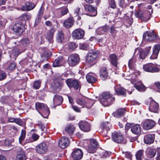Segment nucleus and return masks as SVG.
<instances>
[{
	"instance_id": "62",
	"label": "nucleus",
	"mask_w": 160,
	"mask_h": 160,
	"mask_svg": "<svg viewBox=\"0 0 160 160\" xmlns=\"http://www.w3.org/2000/svg\"><path fill=\"white\" fill-rule=\"evenodd\" d=\"M72 107L73 108V109L76 112H80L81 111L80 110V108L78 107H77L76 106H73V105H72Z\"/></svg>"
},
{
	"instance_id": "55",
	"label": "nucleus",
	"mask_w": 160,
	"mask_h": 160,
	"mask_svg": "<svg viewBox=\"0 0 160 160\" xmlns=\"http://www.w3.org/2000/svg\"><path fill=\"white\" fill-rule=\"evenodd\" d=\"M6 73L3 71H0V81L5 79L6 77Z\"/></svg>"
},
{
	"instance_id": "39",
	"label": "nucleus",
	"mask_w": 160,
	"mask_h": 160,
	"mask_svg": "<svg viewBox=\"0 0 160 160\" xmlns=\"http://www.w3.org/2000/svg\"><path fill=\"white\" fill-rule=\"evenodd\" d=\"M55 30L53 28H51L50 30L47 32L46 38L48 40H51L53 38L54 32Z\"/></svg>"
},
{
	"instance_id": "12",
	"label": "nucleus",
	"mask_w": 160,
	"mask_h": 160,
	"mask_svg": "<svg viewBox=\"0 0 160 160\" xmlns=\"http://www.w3.org/2000/svg\"><path fill=\"white\" fill-rule=\"evenodd\" d=\"M155 122L151 119H147L142 123V128L146 130H148L152 128L155 126Z\"/></svg>"
},
{
	"instance_id": "14",
	"label": "nucleus",
	"mask_w": 160,
	"mask_h": 160,
	"mask_svg": "<svg viewBox=\"0 0 160 160\" xmlns=\"http://www.w3.org/2000/svg\"><path fill=\"white\" fill-rule=\"evenodd\" d=\"M84 31L80 29L75 30L72 33V38L78 39L82 38L84 37Z\"/></svg>"
},
{
	"instance_id": "41",
	"label": "nucleus",
	"mask_w": 160,
	"mask_h": 160,
	"mask_svg": "<svg viewBox=\"0 0 160 160\" xmlns=\"http://www.w3.org/2000/svg\"><path fill=\"white\" fill-rule=\"evenodd\" d=\"M108 29V28L107 26H103L97 29L96 30V32L98 34H102L107 32Z\"/></svg>"
},
{
	"instance_id": "45",
	"label": "nucleus",
	"mask_w": 160,
	"mask_h": 160,
	"mask_svg": "<svg viewBox=\"0 0 160 160\" xmlns=\"http://www.w3.org/2000/svg\"><path fill=\"white\" fill-rule=\"evenodd\" d=\"M143 151L140 150L138 151L136 154V157L137 160H141L142 156Z\"/></svg>"
},
{
	"instance_id": "23",
	"label": "nucleus",
	"mask_w": 160,
	"mask_h": 160,
	"mask_svg": "<svg viewBox=\"0 0 160 160\" xmlns=\"http://www.w3.org/2000/svg\"><path fill=\"white\" fill-rule=\"evenodd\" d=\"M149 110L151 112L154 113H158L159 110L158 104L154 101L151 102L149 106Z\"/></svg>"
},
{
	"instance_id": "54",
	"label": "nucleus",
	"mask_w": 160,
	"mask_h": 160,
	"mask_svg": "<svg viewBox=\"0 0 160 160\" xmlns=\"http://www.w3.org/2000/svg\"><path fill=\"white\" fill-rule=\"evenodd\" d=\"M160 50V45L157 44L155 45L154 46V47L153 48V52H154L155 53H157L158 54L159 51Z\"/></svg>"
},
{
	"instance_id": "53",
	"label": "nucleus",
	"mask_w": 160,
	"mask_h": 160,
	"mask_svg": "<svg viewBox=\"0 0 160 160\" xmlns=\"http://www.w3.org/2000/svg\"><path fill=\"white\" fill-rule=\"evenodd\" d=\"M16 64L14 63V62H11L8 65L7 68V69L10 70H12L16 68Z\"/></svg>"
},
{
	"instance_id": "4",
	"label": "nucleus",
	"mask_w": 160,
	"mask_h": 160,
	"mask_svg": "<svg viewBox=\"0 0 160 160\" xmlns=\"http://www.w3.org/2000/svg\"><path fill=\"white\" fill-rule=\"evenodd\" d=\"M136 78H130L126 79L130 80L131 83L134 85V86L138 91H144L146 90L145 86L140 81L136 79Z\"/></svg>"
},
{
	"instance_id": "48",
	"label": "nucleus",
	"mask_w": 160,
	"mask_h": 160,
	"mask_svg": "<svg viewBox=\"0 0 160 160\" xmlns=\"http://www.w3.org/2000/svg\"><path fill=\"white\" fill-rule=\"evenodd\" d=\"M21 43L24 46H27L30 43L29 39L27 38H25L21 40Z\"/></svg>"
},
{
	"instance_id": "17",
	"label": "nucleus",
	"mask_w": 160,
	"mask_h": 160,
	"mask_svg": "<svg viewBox=\"0 0 160 160\" xmlns=\"http://www.w3.org/2000/svg\"><path fill=\"white\" fill-rule=\"evenodd\" d=\"M80 129L84 132H88L90 130L91 125L86 121H81L79 123Z\"/></svg>"
},
{
	"instance_id": "31",
	"label": "nucleus",
	"mask_w": 160,
	"mask_h": 160,
	"mask_svg": "<svg viewBox=\"0 0 160 160\" xmlns=\"http://www.w3.org/2000/svg\"><path fill=\"white\" fill-rule=\"evenodd\" d=\"M115 89L117 94L125 96L126 95V90L121 87L120 86L118 85L116 86L115 88Z\"/></svg>"
},
{
	"instance_id": "11",
	"label": "nucleus",
	"mask_w": 160,
	"mask_h": 160,
	"mask_svg": "<svg viewBox=\"0 0 160 160\" xmlns=\"http://www.w3.org/2000/svg\"><path fill=\"white\" fill-rule=\"evenodd\" d=\"M112 139L115 142L121 143L122 142L123 138L120 132L115 131L112 133Z\"/></svg>"
},
{
	"instance_id": "16",
	"label": "nucleus",
	"mask_w": 160,
	"mask_h": 160,
	"mask_svg": "<svg viewBox=\"0 0 160 160\" xmlns=\"http://www.w3.org/2000/svg\"><path fill=\"white\" fill-rule=\"evenodd\" d=\"M83 153L82 151L80 149H75L72 153V158L76 160L81 159L83 156Z\"/></svg>"
},
{
	"instance_id": "18",
	"label": "nucleus",
	"mask_w": 160,
	"mask_h": 160,
	"mask_svg": "<svg viewBox=\"0 0 160 160\" xmlns=\"http://www.w3.org/2000/svg\"><path fill=\"white\" fill-rule=\"evenodd\" d=\"M36 151L38 153L43 154L45 153L48 150V147L45 143H41L36 147Z\"/></svg>"
},
{
	"instance_id": "33",
	"label": "nucleus",
	"mask_w": 160,
	"mask_h": 160,
	"mask_svg": "<svg viewBox=\"0 0 160 160\" xmlns=\"http://www.w3.org/2000/svg\"><path fill=\"white\" fill-rule=\"evenodd\" d=\"M151 48V47H149L145 50H142L139 52V57L141 59H144L148 54Z\"/></svg>"
},
{
	"instance_id": "13",
	"label": "nucleus",
	"mask_w": 160,
	"mask_h": 160,
	"mask_svg": "<svg viewBox=\"0 0 160 160\" xmlns=\"http://www.w3.org/2000/svg\"><path fill=\"white\" fill-rule=\"evenodd\" d=\"M65 82L70 88H73L76 89H78L79 88L80 84L77 80L68 79L66 80Z\"/></svg>"
},
{
	"instance_id": "46",
	"label": "nucleus",
	"mask_w": 160,
	"mask_h": 160,
	"mask_svg": "<svg viewBox=\"0 0 160 160\" xmlns=\"http://www.w3.org/2000/svg\"><path fill=\"white\" fill-rule=\"evenodd\" d=\"M96 148L89 144L88 146L87 151L89 153H94L95 152Z\"/></svg>"
},
{
	"instance_id": "28",
	"label": "nucleus",
	"mask_w": 160,
	"mask_h": 160,
	"mask_svg": "<svg viewBox=\"0 0 160 160\" xmlns=\"http://www.w3.org/2000/svg\"><path fill=\"white\" fill-rule=\"evenodd\" d=\"M154 139V135L153 134H149L144 136V140L145 143L150 144L153 143Z\"/></svg>"
},
{
	"instance_id": "10",
	"label": "nucleus",
	"mask_w": 160,
	"mask_h": 160,
	"mask_svg": "<svg viewBox=\"0 0 160 160\" xmlns=\"http://www.w3.org/2000/svg\"><path fill=\"white\" fill-rule=\"evenodd\" d=\"M79 58L77 54H72L68 58V62L70 66H74L79 62Z\"/></svg>"
},
{
	"instance_id": "38",
	"label": "nucleus",
	"mask_w": 160,
	"mask_h": 160,
	"mask_svg": "<svg viewBox=\"0 0 160 160\" xmlns=\"http://www.w3.org/2000/svg\"><path fill=\"white\" fill-rule=\"evenodd\" d=\"M75 127L72 124H69L66 126L65 130L69 134H72L75 130Z\"/></svg>"
},
{
	"instance_id": "21",
	"label": "nucleus",
	"mask_w": 160,
	"mask_h": 160,
	"mask_svg": "<svg viewBox=\"0 0 160 160\" xmlns=\"http://www.w3.org/2000/svg\"><path fill=\"white\" fill-rule=\"evenodd\" d=\"M65 62V60L62 57H58L54 61L52 65L53 66L55 67L62 66Z\"/></svg>"
},
{
	"instance_id": "27",
	"label": "nucleus",
	"mask_w": 160,
	"mask_h": 160,
	"mask_svg": "<svg viewBox=\"0 0 160 160\" xmlns=\"http://www.w3.org/2000/svg\"><path fill=\"white\" fill-rule=\"evenodd\" d=\"M86 78L87 81L89 83H94L97 81L96 74L91 72L88 73L86 76Z\"/></svg>"
},
{
	"instance_id": "35",
	"label": "nucleus",
	"mask_w": 160,
	"mask_h": 160,
	"mask_svg": "<svg viewBox=\"0 0 160 160\" xmlns=\"http://www.w3.org/2000/svg\"><path fill=\"white\" fill-rule=\"evenodd\" d=\"M74 21L72 18H70L65 20L63 23V26L68 28L71 27L73 24Z\"/></svg>"
},
{
	"instance_id": "7",
	"label": "nucleus",
	"mask_w": 160,
	"mask_h": 160,
	"mask_svg": "<svg viewBox=\"0 0 160 160\" xmlns=\"http://www.w3.org/2000/svg\"><path fill=\"white\" fill-rule=\"evenodd\" d=\"M98 56V52L94 51H91L88 53L86 57L87 63L90 64L94 62Z\"/></svg>"
},
{
	"instance_id": "6",
	"label": "nucleus",
	"mask_w": 160,
	"mask_h": 160,
	"mask_svg": "<svg viewBox=\"0 0 160 160\" xmlns=\"http://www.w3.org/2000/svg\"><path fill=\"white\" fill-rule=\"evenodd\" d=\"M143 69L146 72L152 73L157 72L160 70V66H154L153 64H148L143 65Z\"/></svg>"
},
{
	"instance_id": "1",
	"label": "nucleus",
	"mask_w": 160,
	"mask_h": 160,
	"mask_svg": "<svg viewBox=\"0 0 160 160\" xmlns=\"http://www.w3.org/2000/svg\"><path fill=\"white\" fill-rule=\"evenodd\" d=\"M137 60L135 56L130 59L128 63V67L129 68V72L130 73L129 77L130 78H136L139 75V73L136 69V62Z\"/></svg>"
},
{
	"instance_id": "22",
	"label": "nucleus",
	"mask_w": 160,
	"mask_h": 160,
	"mask_svg": "<svg viewBox=\"0 0 160 160\" xmlns=\"http://www.w3.org/2000/svg\"><path fill=\"white\" fill-rule=\"evenodd\" d=\"M68 12L67 6L62 7L58 9L56 12L57 17L59 18L66 14Z\"/></svg>"
},
{
	"instance_id": "26",
	"label": "nucleus",
	"mask_w": 160,
	"mask_h": 160,
	"mask_svg": "<svg viewBox=\"0 0 160 160\" xmlns=\"http://www.w3.org/2000/svg\"><path fill=\"white\" fill-rule=\"evenodd\" d=\"M35 7V5L33 2H26L25 5L23 6L22 9L23 11H29L33 9Z\"/></svg>"
},
{
	"instance_id": "36",
	"label": "nucleus",
	"mask_w": 160,
	"mask_h": 160,
	"mask_svg": "<svg viewBox=\"0 0 160 160\" xmlns=\"http://www.w3.org/2000/svg\"><path fill=\"white\" fill-rule=\"evenodd\" d=\"M156 150L153 148H149L146 151L148 157L152 158L154 157L156 154Z\"/></svg>"
},
{
	"instance_id": "40",
	"label": "nucleus",
	"mask_w": 160,
	"mask_h": 160,
	"mask_svg": "<svg viewBox=\"0 0 160 160\" xmlns=\"http://www.w3.org/2000/svg\"><path fill=\"white\" fill-rule=\"evenodd\" d=\"M135 16L138 18L144 20V19L145 21H147V19H146L145 16L144 15L143 12L142 11H138L135 13Z\"/></svg>"
},
{
	"instance_id": "43",
	"label": "nucleus",
	"mask_w": 160,
	"mask_h": 160,
	"mask_svg": "<svg viewBox=\"0 0 160 160\" xmlns=\"http://www.w3.org/2000/svg\"><path fill=\"white\" fill-rule=\"evenodd\" d=\"M118 5L123 9L126 8L128 5V4L125 2V0H118Z\"/></svg>"
},
{
	"instance_id": "8",
	"label": "nucleus",
	"mask_w": 160,
	"mask_h": 160,
	"mask_svg": "<svg viewBox=\"0 0 160 160\" xmlns=\"http://www.w3.org/2000/svg\"><path fill=\"white\" fill-rule=\"evenodd\" d=\"M157 38L156 34L155 32H147L143 34L142 40L143 41H152Z\"/></svg>"
},
{
	"instance_id": "51",
	"label": "nucleus",
	"mask_w": 160,
	"mask_h": 160,
	"mask_svg": "<svg viewBox=\"0 0 160 160\" xmlns=\"http://www.w3.org/2000/svg\"><path fill=\"white\" fill-rule=\"evenodd\" d=\"M41 82L40 80H38L35 81L33 84V87L36 89H38L39 88L41 85Z\"/></svg>"
},
{
	"instance_id": "24",
	"label": "nucleus",
	"mask_w": 160,
	"mask_h": 160,
	"mask_svg": "<svg viewBox=\"0 0 160 160\" xmlns=\"http://www.w3.org/2000/svg\"><path fill=\"white\" fill-rule=\"evenodd\" d=\"M10 56L11 58H16L18 56L21 52H23V51L20 52L19 48L17 47H14L13 49L9 51Z\"/></svg>"
},
{
	"instance_id": "9",
	"label": "nucleus",
	"mask_w": 160,
	"mask_h": 160,
	"mask_svg": "<svg viewBox=\"0 0 160 160\" xmlns=\"http://www.w3.org/2000/svg\"><path fill=\"white\" fill-rule=\"evenodd\" d=\"M77 103L79 105L82 106V108H90L93 105L91 100H85L83 99L78 98L76 100Z\"/></svg>"
},
{
	"instance_id": "3",
	"label": "nucleus",
	"mask_w": 160,
	"mask_h": 160,
	"mask_svg": "<svg viewBox=\"0 0 160 160\" xmlns=\"http://www.w3.org/2000/svg\"><path fill=\"white\" fill-rule=\"evenodd\" d=\"M13 33L19 35L22 33L25 29L24 25L20 22H17L10 27Z\"/></svg>"
},
{
	"instance_id": "37",
	"label": "nucleus",
	"mask_w": 160,
	"mask_h": 160,
	"mask_svg": "<svg viewBox=\"0 0 160 160\" xmlns=\"http://www.w3.org/2000/svg\"><path fill=\"white\" fill-rule=\"evenodd\" d=\"M109 58L112 64L115 67H117L118 64V59L116 55L114 54H110L109 55Z\"/></svg>"
},
{
	"instance_id": "64",
	"label": "nucleus",
	"mask_w": 160,
	"mask_h": 160,
	"mask_svg": "<svg viewBox=\"0 0 160 160\" xmlns=\"http://www.w3.org/2000/svg\"><path fill=\"white\" fill-rule=\"evenodd\" d=\"M133 124H130L129 123H128L126 124L125 126V129L127 130H128L130 128H131V127L133 125Z\"/></svg>"
},
{
	"instance_id": "15",
	"label": "nucleus",
	"mask_w": 160,
	"mask_h": 160,
	"mask_svg": "<svg viewBox=\"0 0 160 160\" xmlns=\"http://www.w3.org/2000/svg\"><path fill=\"white\" fill-rule=\"evenodd\" d=\"M84 9L85 11L91 13V16H95L97 14V12L95 7H93L92 5L89 4H83Z\"/></svg>"
},
{
	"instance_id": "47",
	"label": "nucleus",
	"mask_w": 160,
	"mask_h": 160,
	"mask_svg": "<svg viewBox=\"0 0 160 160\" xmlns=\"http://www.w3.org/2000/svg\"><path fill=\"white\" fill-rule=\"evenodd\" d=\"M76 44L73 42H69L68 45V48L71 50H73L76 48L77 47Z\"/></svg>"
},
{
	"instance_id": "50",
	"label": "nucleus",
	"mask_w": 160,
	"mask_h": 160,
	"mask_svg": "<svg viewBox=\"0 0 160 160\" xmlns=\"http://www.w3.org/2000/svg\"><path fill=\"white\" fill-rule=\"evenodd\" d=\"M109 7L112 8L114 9L116 8V5L114 0H109Z\"/></svg>"
},
{
	"instance_id": "61",
	"label": "nucleus",
	"mask_w": 160,
	"mask_h": 160,
	"mask_svg": "<svg viewBox=\"0 0 160 160\" xmlns=\"http://www.w3.org/2000/svg\"><path fill=\"white\" fill-rule=\"evenodd\" d=\"M42 17L37 16L35 21V24L37 25L41 21Z\"/></svg>"
},
{
	"instance_id": "2",
	"label": "nucleus",
	"mask_w": 160,
	"mask_h": 160,
	"mask_svg": "<svg viewBox=\"0 0 160 160\" xmlns=\"http://www.w3.org/2000/svg\"><path fill=\"white\" fill-rule=\"evenodd\" d=\"M35 108L44 118H47L50 113L49 108L47 105L44 103L37 102L35 103Z\"/></svg>"
},
{
	"instance_id": "30",
	"label": "nucleus",
	"mask_w": 160,
	"mask_h": 160,
	"mask_svg": "<svg viewBox=\"0 0 160 160\" xmlns=\"http://www.w3.org/2000/svg\"><path fill=\"white\" fill-rule=\"evenodd\" d=\"M64 34L62 30L58 31L56 36V40L59 43L63 42L64 39Z\"/></svg>"
},
{
	"instance_id": "34",
	"label": "nucleus",
	"mask_w": 160,
	"mask_h": 160,
	"mask_svg": "<svg viewBox=\"0 0 160 160\" xmlns=\"http://www.w3.org/2000/svg\"><path fill=\"white\" fill-rule=\"evenodd\" d=\"M125 109L121 108L118 109L116 112H113V114L115 117L119 118L123 116L125 112Z\"/></svg>"
},
{
	"instance_id": "44",
	"label": "nucleus",
	"mask_w": 160,
	"mask_h": 160,
	"mask_svg": "<svg viewBox=\"0 0 160 160\" xmlns=\"http://www.w3.org/2000/svg\"><path fill=\"white\" fill-rule=\"evenodd\" d=\"M26 134L25 131L22 130L21 131V134L19 138V143L22 144V142L24 139Z\"/></svg>"
},
{
	"instance_id": "49",
	"label": "nucleus",
	"mask_w": 160,
	"mask_h": 160,
	"mask_svg": "<svg viewBox=\"0 0 160 160\" xmlns=\"http://www.w3.org/2000/svg\"><path fill=\"white\" fill-rule=\"evenodd\" d=\"M90 144L96 148L98 145V143L96 140L93 139L90 140Z\"/></svg>"
},
{
	"instance_id": "32",
	"label": "nucleus",
	"mask_w": 160,
	"mask_h": 160,
	"mask_svg": "<svg viewBox=\"0 0 160 160\" xmlns=\"http://www.w3.org/2000/svg\"><path fill=\"white\" fill-rule=\"evenodd\" d=\"M100 77L102 80L106 79L108 76V73L105 68H102L100 72Z\"/></svg>"
},
{
	"instance_id": "59",
	"label": "nucleus",
	"mask_w": 160,
	"mask_h": 160,
	"mask_svg": "<svg viewBox=\"0 0 160 160\" xmlns=\"http://www.w3.org/2000/svg\"><path fill=\"white\" fill-rule=\"evenodd\" d=\"M117 31L115 30L114 27L113 26H112L110 29V32L112 34H116Z\"/></svg>"
},
{
	"instance_id": "5",
	"label": "nucleus",
	"mask_w": 160,
	"mask_h": 160,
	"mask_svg": "<svg viewBox=\"0 0 160 160\" xmlns=\"http://www.w3.org/2000/svg\"><path fill=\"white\" fill-rule=\"evenodd\" d=\"M115 98L112 97L110 93L108 92L103 93L102 94V101L103 102V104L105 106H108L111 104L114 101Z\"/></svg>"
},
{
	"instance_id": "63",
	"label": "nucleus",
	"mask_w": 160,
	"mask_h": 160,
	"mask_svg": "<svg viewBox=\"0 0 160 160\" xmlns=\"http://www.w3.org/2000/svg\"><path fill=\"white\" fill-rule=\"evenodd\" d=\"M4 142V145L6 146H9L10 145L12 142L9 140H5L3 142Z\"/></svg>"
},
{
	"instance_id": "20",
	"label": "nucleus",
	"mask_w": 160,
	"mask_h": 160,
	"mask_svg": "<svg viewBox=\"0 0 160 160\" xmlns=\"http://www.w3.org/2000/svg\"><path fill=\"white\" fill-rule=\"evenodd\" d=\"M69 144V141L66 137H63L58 142L59 146L62 148H64L68 146Z\"/></svg>"
},
{
	"instance_id": "25",
	"label": "nucleus",
	"mask_w": 160,
	"mask_h": 160,
	"mask_svg": "<svg viewBox=\"0 0 160 160\" xmlns=\"http://www.w3.org/2000/svg\"><path fill=\"white\" fill-rule=\"evenodd\" d=\"M63 101V98L61 96L58 94H56L54 95L53 98V102L55 107L60 105L62 103Z\"/></svg>"
},
{
	"instance_id": "52",
	"label": "nucleus",
	"mask_w": 160,
	"mask_h": 160,
	"mask_svg": "<svg viewBox=\"0 0 160 160\" xmlns=\"http://www.w3.org/2000/svg\"><path fill=\"white\" fill-rule=\"evenodd\" d=\"M30 15L26 13L23 14L21 15L22 19L24 21L28 20L30 18Z\"/></svg>"
},
{
	"instance_id": "19",
	"label": "nucleus",
	"mask_w": 160,
	"mask_h": 160,
	"mask_svg": "<svg viewBox=\"0 0 160 160\" xmlns=\"http://www.w3.org/2000/svg\"><path fill=\"white\" fill-rule=\"evenodd\" d=\"M111 127V125L108 122H104L102 123L100 125V128L102 132L105 131V136H107L108 132L109 131Z\"/></svg>"
},
{
	"instance_id": "57",
	"label": "nucleus",
	"mask_w": 160,
	"mask_h": 160,
	"mask_svg": "<svg viewBox=\"0 0 160 160\" xmlns=\"http://www.w3.org/2000/svg\"><path fill=\"white\" fill-rule=\"evenodd\" d=\"M44 9V8L42 6L39 9L37 16L42 17L43 14Z\"/></svg>"
},
{
	"instance_id": "29",
	"label": "nucleus",
	"mask_w": 160,
	"mask_h": 160,
	"mask_svg": "<svg viewBox=\"0 0 160 160\" xmlns=\"http://www.w3.org/2000/svg\"><path fill=\"white\" fill-rule=\"evenodd\" d=\"M141 128L139 124H133L131 127V131L133 133L136 135H138L141 133Z\"/></svg>"
},
{
	"instance_id": "58",
	"label": "nucleus",
	"mask_w": 160,
	"mask_h": 160,
	"mask_svg": "<svg viewBox=\"0 0 160 160\" xmlns=\"http://www.w3.org/2000/svg\"><path fill=\"white\" fill-rule=\"evenodd\" d=\"M88 45L86 43L80 44L79 46V48L80 49L86 50L87 49Z\"/></svg>"
},
{
	"instance_id": "56",
	"label": "nucleus",
	"mask_w": 160,
	"mask_h": 160,
	"mask_svg": "<svg viewBox=\"0 0 160 160\" xmlns=\"http://www.w3.org/2000/svg\"><path fill=\"white\" fill-rule=\"evenodd\" d=\"M15 122L18 125L21 126H22L24 125V123L22 120L20 118H16Z\"/></svg>"
},
{
	"instance_id": "60",
	"label": "nucleus",
	"mask_w": 160,
	"mask_h": 160,
	"mask_svg": "<svg viewBox=\"0 0 160 160\" xmlns=\"http://www.w3.org/2000/svg\"><path fill=\"white\" fill-rule=\"evenodd\" d=\"M158 55V54L153 52L152 53L150 57V59H154L157 58Z\"/></svg>"
},
{
	"instance_id": "42",
	"label": "nucleus",
	"mask_w": 160,
	"mask_h": 160,
	"mask_svg": "<svg viewBox=\"0 0 160 160\" xmlns=\"http://www.w3.org/2000/svg\"><path fill=\"white\" fill-rule=\"evenodd\" d=\"M26 156L24 152L22 150H20L18 153L17 160H25Z\"/></svg>"
}]
</instances>
